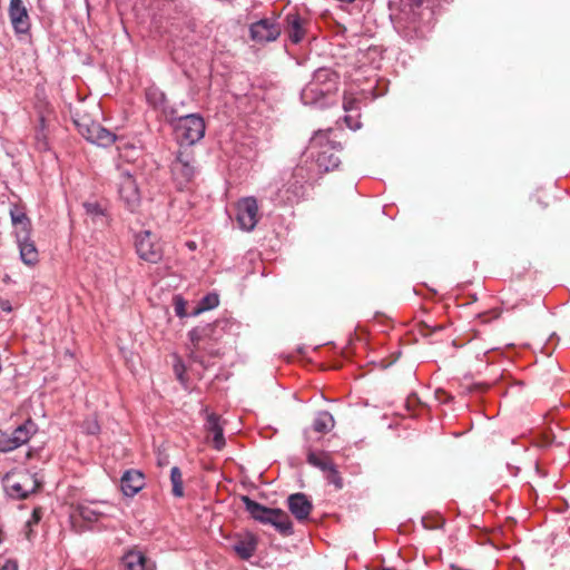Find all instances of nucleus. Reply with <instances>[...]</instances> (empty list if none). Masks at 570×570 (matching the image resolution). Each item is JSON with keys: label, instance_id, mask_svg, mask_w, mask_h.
<instances>
[{"label": "nucleus", "instance_id": "5701e85b", "mask_svg": "<svg viewBox=\"0 0 570 570\" xmlns=\"http://www.w3.org/2000/svg\"><path fill=\"white\" fill-rule=\"evenodd\" d=\"M205 428L213 435V444L215 449L222 450L225 446V438L220 417L214 413L207 415Z\"/></svg>", "mask_w": 570, "mask_h": 570}, {"label": "nucleus", "instance_id": "2f4dec72", "mask_svg": "<svg viewBox=\"0 0 570 570\" xmlns=\"http://www.w3.org/2000/svg\"><path fill=\"white\" fill-rule=\"evenodd\" d=\"M325 479L327 480L328 483L333 484L337 490L343 488V479L336 465H334L331 470H328L325 473Z\"/></svg>", "mask_w": 570, "mask_h": 570}, {"label": "nucleus", "instance_id": "f03ea898", "mask_svg": "<svg viewBox=\"0 0 570 570\" xmlns=\"http://www.w3.org/2000/svg\"><path fill=\"white\" fill-rule=\"evenodd\" d=\"M170 171L177 187H187L198 174V166L191 148L180 146L171 163Z\"/></svg>", "mask_w": 570, "mask_h": 570}, {"label": "nucleus", "instance_id": "a211bd4d", "mask_svg": "<svg viewBox=\"0 0 570 570\" xmlns=\"http://www.w3.org/2000/svg\"><path fill=\"white\" fill-rule=\"evenodd\" d=\"M120 485L126 497H134L145 487V475L138 470H127L121 476Z\"/></svg>", "mask_w": 570, "mask_h": 570}, {"label": "nucleus", "instance_id": "4c0bfd02", "mask_svg": "<svg viewBox=\"0 0 570 570\" xmlns=\"http://www.w3.org/2000/svg\"><path fill=\"white\" fill-rule=\"evenodd\" d=\"M0 308L4 312H11L12 307L9 301L0 299Z\"/></svg>", "mask_w": 570, "mask_h": 570}, {"label": "nucleus", "instance_id": "7ed1b4c3", "mask_svg": "<svg viewBox=\"0 0 570 570\" xmlns=\"http://www.w3.org/2000/svg\"><path fill=\"white\" fill-rule=\"evenodd\" d=\"M287 179L276 191V199L284 204L298 203L305 194V183L308 179L304 167H296L286 174Z\"/></svg>", "mask_w": 570, "mask_h": 570}, {"label": "nucleus", "instance_id": "7c9ffc66", "mask_svg": "<svg viewBox=\"0 0 570 570\" xmlns=\"http://www.w3.org/2000/svg\"><path fill=\"white\" fill-rule=\"evenodd\" d=\"M85 210L94 219L101 218L105 216V209L97 202H87L83 204Z\"/></svg>", "mask_w": 570, "mask_h": 570}, {"label": "nucleus", "instance_id": "39448f33", "mask_svg": "<svg viewBox=\"0 0 570 570\" xmlns=\"http://www.w3.org/2000/svg\"><path fill=\"white\" fill-rule=\"evenodd\" d=\"M205 121L196 114L183 116L176 125V132L180 146L188 147L199 141L205 135Z\"/></svg>", "mask_w": 570, "mask_h": 570}, {"label": "nucleus", "instance_id": "dca6fc26", "mask_svg": "<svg viewBox=\"0 0 570 570\" xmlns=\"http://www.w3.org/2000/svg\"><path fill=\"white\" fill-rule=\"evenodd\" d=\"M217 324H206L197 326L189 331L188 337L193 345L194 351L206 350L205 342L217 340L216 336Z\"/></svg>", "mask_w": 570, "mask_h": 570}, {"label": "nucleus", "instance_id": "4be33fe9", "mask_svg": "<svg viewBox=\"0 0 570 570\" xmlns=\"http://www.w3.org/2000/svg\"><path fill=\"white\" fill-rule=\"evenodd\" d=\"M17 239L20 248V256L24 264L32 265L38 261V250L29 239V233H17Z\"/></svg>", "mask_w": 570, "mask_h": 570}, {"label": "nucleus", "instance_id": "bb28decb", "mask_svg": "<svg viewBox=\"0 0 570 570\" xmlns=\"http://www.w3.org/2000/svg\"><path fill=\"white\" fill-rule=\"evenodd\" d=\"M146 99L147 102L154 108L159 110H165L166 106V96L158 88L150 87L146 90Z\"/></svg>", "mask_w": 570, "mask_h": 570}, {"label": "nucleus", "instance_id": "c756f323", "mask_svg": "<svg viewBox=\"0 0 570 570\" xmlns=\"http://www.w3.org/2000/svg\"><path fill=\"white\" fill-rule=\"evenodd\" d=\"M218 304L219 298L217 294H207L199 301L198 306L195 308L193 314L198 315L202 312L216 307Z\"/></svg>", "mask_w": 570, "mask_h": 570}, {"label": "nucleus", "instance_id": "393cba45", "mask_svg": "<svg viewBox=\"0 0 570 570\" xmlns=\"http://www.w3.org/2000/svg\"><path fill=\"white\" fill-rule=\"evenodd\" d=\"M335 425L333 415L327 411H321L316 414L313 422V429L318 433H328Z\"/></svg>", "mask_w": 570, "mask_h": 570}, {"label": "nucleus", "instance_id": "f257e3e1", "mask_svg": "<svg viewBox=\"0 0 570 570\" xmlns=\"http://www.w3.org/2000/svg\"><path fill=\"white\" fill-rule=\"evenodd\" d=\"M246 511L253 519L264 524H272L283 535L293 533V524L287 513L281 509L267 508L248 497H243Z\"/></svg>", "mask_w": 570, "mask_h": 570}, {"label": "nucleus", "instance_id": "9d476101", "mask_svg": "<svg viewBox=\"0 0 570 570\" xmlns=\"http://www.w3.org/2000/svg\"><path fill=\"white\" fill-rule=\"evenodd\" d=\"M118 193L120 199L127 208L134 212L140 203V193L136 180L128 171H121L118 181Z\"/></svg>", "mask_w": 570, "mask_h": 570}, {"label": "nucleus", "instance_id": "6ab92c4d", "mask_svg": "<svg viewBox=\"0 0 570 570\" xmlns=\"http://www.w3.org/2000/svg\"><path fill=\"white\" fill-rule=\"evenodd\" d=\"M126 570H156V563L140 550H130L122 557Z\"/></svg>", "mask_w": 570, "mask_h": 570}, {"label": "nucleus", "instance_id": "20e7f679", "mask_svg": "<svg viewBox=\"0 0 570 570\" xmlns=\"http://www.w3.org/2000/svg\"><path fill=\"white\" fill-rule=\"evenodd\" d=\"M328 131H317L311 139L313 148L320 147L321 150L316 157V164L320 169L330 171L338 167L341 164L340 156L337 155L338 146L328 139Z\"/></svg>", "mask_w": 570, "mask_h": 570}, {"label": "nucleus", "instance_id": "c9c22d12", "mask_svg": "<svg viewBox=\"0 0 570 570\" xmlns=\"http://www.w3.org/2000/svg\"><path fill=\"white\" fill-rule=\"evenodd\" d=\"M344 120L347 124V126L352 129H357L360 127L357 122L353 121V117L351 115L345 116Z\"/></svg>", "mask_w": 570, "mask_h": 570}, {"label": "nucleus", "instance_id": "f704fd0d", "mask_svg": "<svg viewBox=\"0 0 570 570\" xmlns=\"http://www.w3.org/2000/svg\"><path fill=\"white\" fill-rule=\"evenodd\" d=\"M174 307H175V313H176L177 316H179V317H185L186 316L185 302H184L183 298L176 297L175 298Z\"/></svg>", "mask_w": 570, "mask_h": 570}, {"label": "nucleus", "instance_id": "f3484780", "mask_svg": "<svg viewBox=\"0 0 570 570\" xmlns=\"http://www.w3.org/2000/svg\"><path fill=\"white\" fill-rule=\"evenodd\" d=\"M288 509L291 513L298 520L304 521L306 520L313 509L312 502L308 500L306 494L304 493H294L291 494L287 499Z\"/></svg>", "mask_w": 570, "mask_h": 570}, {"label": "nucleus", "instance_id": "423d86ee", "mask_svg": "<svg viewBox=\"0 0 570 570\" xmlns=\"http://www.w3.org/2000/svg\"><path fill=\"white\" fill-rule=\"evenodd\" d=\"M75 125L83 138L97 146L109 147L116 141V135L112 131L91 120L88 116L75 119Z\"/></svg>", "mask_w": 570, "mask_h": 570}, {"label": "nucleus", "instance_id": "72a5a7b5", "mask_svg": "<svg viewBox=\"0 0 570 570\" xmlns=\"http://www.w3.org/2000/svg\"><path fill=\"white\" fill-rule=\"evenodd\" d=\"M343 108L345 111H356L358 109V101L352 97H345L343 102Z\"/></svg>", "mask_w": 570, "mask_h": 570}, {"label": "nucleus", "instance_id": "b1692460", "mask_svg": "<svg viewBox=\"0 0 570 570\" xmlns=\"http://www.w3.org/2000/svg\"><path fill=\"white\" fill-rule=\"evenodd\" d=\"M307 463L320 469L324 473L335 465L327 453H316L314 451H308Z\"/></svg>", "mask_w": 570, "mask_h": 570}, {"label": "nucleus", "instance_id": "c85d7f7f", "mask_svg": "<svg viewBox=\"0 0 570 570\" xmlns=\"http://www.w3.org/2000/svg\"><path fill=\"white\" fill-rule=\"evenodd\" d=\"M170 481L173 484V494L177 498H181L184 495L183 475L178 466L171 468Z\"/></svg>", "mask_w": 570, "mask_h": 570}, {"label": "nucleus", "instance_id": "473e14b6", "mask_svg": "<svg viewBox=\"0 0 570 570\" xmlns=\"http://www.w3.org/2000/svg\"><path fill=\"white\" fill-rule=\"evenodd\" d=\"M83 430L87 434L95 435L99 432L100 426L96 419H87L83 422Z\"/></svg>", "mask_w": 570, "mask_h": 570}, {"label": "nucleus", "instance_id": "a878e982", "mask_svg": "<svg viewBox=\"0 0 570 570\" xmlns=\"http://www.w3.org/2000/svg\"><path fill=\"white\" fill-rule=\"evenodd\" d=\"M75 514L79 515L82 520L87 522H95L98 521L99 518L104 517L106 513L105 511L92 508L87 504H78Z\"/></svg>", "mask_w": 570, "mask_h": 570}, {"label": "nucleus", "instance_id": "6e6552de", "mask_svg": "<svg viewBox=\"0 0 570 570\" xmlns=\"http://www.w3.org/2000/svg\"><path fill=\"white\" fill-rule=\"evenodd\" d=\"M37 431V424L28 419L12 432H0V451L9 452L26 444Z\"/></svg>", "mask_w": 570, "mask_h": 570}, {"label": "nucleus", "instance_id": "2eb2a0df", "mask_svg": "<svg viewBox=\"0 0 570 570\" xmlns=\"http://www.w3.org/2000/svg\"><path fill=\"white\" fill-rule=\"evenodd\" d=\"M284 32L293 43H299L305 35V20L296 12H288L284 19Z\"/></svg>", "mask_w": 570, "mask_h": 570}, {"label": "nucleus", "instance_id": "ddd939ff", "mask_svg": "<svg viewBox=\"0 0 570 570\" xmlns=\"http://www.w3.org/2000/svg\"><path fill=\"white\" fill-rule=\"evenodd\" d=\"M282 32L281 26L269 19H262L250 26V37L257 42L276 40Z\"/></svg>", "mask_w": 570, "mask_h": 570}, {"label": "nucleus", "instance_id": "1a4fd4ad", "mask_svg": "<svg viewBox=\"0 0 570 570\" xmlns=\"http://www.w3.org/2000/svg\"><path fill=\"white\" fill-rule=\"evenodd\" d=\"M135 247L138 256L148 263L156 264L163 257L159 239L150 230H144L136 235Z\"/></svg>", "mask_w": 570, "mask_h": 570}, {"label": "nucleus", "instance_id": "f8f14e48", "mask_svg": "<svg viewBox=\"0 0 570 570\" xmlns=\"http://www.w3.org/2000/svg\"><path fill=\"white\" fill-rule=\"evenodd\" d=\"M257 538L250 533H237L232 538L230 550L242 560H249L257 550Z\"/></svg>", "mask_w": 570, "mask_h": 570}, {"label": "nucleus", "instance_id": "4468645a", "mask_svg": "<svg viewBox=\"0 0 570 570\" xmlns=\"http://www.w3.org/2000/svg\"><path fill=\"white\" fill-rule=\"evenodd\" d=\"M9 18L16 32L26 33L30 29V18L22 0H10Z\"/></svg>", "mask_w": 570, "mask_h": 570}, {"label": "nucleus", "instance_id": "e433bc0d", "mask_svg": "<svg viewBox=\"0 0 570 570\" xmlns=\"http://www.w3.org/2000/svg\"><path fill=\"white\" fill-rule=\"evenodd\" d=\"M1 570H18V566L16 561L8 560Z\"/></svg>", "mask_w": 570, "mask_h": 570}, {"label": "nucleus", "instance_id": "aec40b11", "mask_svg": "<svg viewBox=\"0 0 570 570\" xmlns=\"http://www.w3.org/2000/svg\"><path fill=\"white\" fill-rule=\"evenodd\" d=\"M332 95L328 91H323V88L309 81L301 92V99L304 105L324 107V100Z\"/></svg>", "mask_w": 570, "mask_h": 570}, {"label": "nucleus", "instance_id": "412c9836", "mask_svg": "<svg viewBox=\"0 0 570 570\" xmlns=\"http://www.w3.org/2000/svg\"><path fill=\"white\" fill-rule=\"evenodd\" d=\"M311 81L322 87L323 91L333 94L337 90L338 76L328 68H320L314 72Z\"/></svg>", "mask_w": 570, "mask_h": 570}, {"label": "nucleus", "instance_id": "9b49d317", "mask_svg": "<svg viewBox=\"0 0 570 570\" xmlns=\"http://www.w3.org/2000/svg\"><path fill=\"white\" fill-rule=\"evenodd\" d=\"M237 222L242 229L250 232L258 223V205L254 197H246L237 203Z\"/></svg>", "mask_w": 570, "mask_h": 570}, {"label": "nucleus", "instance_id": "cd10ccee", "mask_svg": "<svg viewBox=\"0 0 570 570\" xmlns=\"http://www.w3.org/2000/svg\"><path fill=\"white\" fill-rule=\"evenodd\" d=\"M10 216H11V220H12L13 225L21 226V230L19 232L20 234L29 233L30 223H29L28 217L21 209H19L18 207L12 208L10 210Z\"/></svg>", "mask_w": 570, "mask_h": 570}, {"label": "nucleus", "instance_id": "0eeeda50", "mask_svg": "<svg viewBox=\"0 0 570 570\" xmlns=\"http://www.w3.org/2000/svg\"><path fill=\"white\" fill-rule=\"evenodd\" d=\"M39 488V483L35 476L28 471L8 474L4 478V489L12 499L21 500L28 498Z\"/></svg>", "mask_w": 570, "mask_h": 570}]
</instances>
